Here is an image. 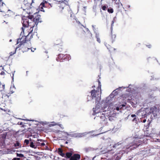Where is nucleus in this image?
Listing matches in <instances>:
<instances>
[{
	"label": "nucleus",
	"instance_id": "nucleus-12",
	"mask_svg": "<svg viewBox=\"0 0 160 160\" xmlns=\"http://www.w3.org/2000/svg\"><path fill=\"white\" fill-rule=\"evenodd\" d=\"M72 155V153L71 152H67L66 153L65 157L66 156L68 158H69L71 157Z\"/></svg>",
	"mask_w": 160,
	"mask_h": 160
},
{
	"label": "nucleus",
	"instance_id": "nucleus-17",
	"mask_svg": "<svg viewBox=\"0 0 160 160\" xmlns=\"http://www.w3.org/2000/svg\"><path fill=\"white\" fill-rule=\"evenodd\" d=\"M17 156L18 157H24V155L23 154L21 153H17Z\"/></svg>",
	"mask_w": 160,
	"mask_h": 160
},
{
	"label": "nucleus",
	"instance_id": "nucleus-34",
	"mask_svg": "<svg viewBox=\"0 0 160 160\" xmlns=\"http://www.w3.org/2000/svg\"><path fill=\"white\" fill-rule=\"evenodd\" d=\"M113 23H114V22H113V21H112V24H113Z\"/></svg>",
	"mask_w": 160,
	"mask_h": 160
},
{
	"label": "nucleus",
	"instance_id": "nucleus-15",
	"mask_svg": "<svg viewBox=\"0 0 160 160\" xmlns=\"http://www.w3.org/2000/svg\"><path fill=\"white\" fill-rule=\"evenodd\" d=\"M153 110H154V111H156L157 110V108L155 107H154L152 108H151V112H152V113H154V111Z\"/></svg>",
	"mask_w": 160,
	"mask_h": 160
},
{
	"label": "nucleus",
	"instance_id": "nucleus-18",
	"mask_svg": "<svg viewBox=\"0 0 160 160\" xmlns=\"http://www.w3.org/2000/svg\"><path fill=\"white\" fill-rule=\"evenodd\" d=\"M108 12L110 13H112L113 12V10L112 8H109L108 9Z\"/></svg>",
	"mask_w": 160,
	"mask_h": 160
},
{
	"label": "nucleus",
	"instance_id": "nucleus-14",
	"mask_svg": "<svg viewBox=\"0 0 160 160\" xmlns=\"http://www.w3.org/2000/svg\"><path fill=\"white\" fill-rule=\"evenodd\" d=\"M122 106V107H124L125 106V105L124 104H122V105H119V106H118L117 107H116V110L118 111L119 110V108H122V107L121 106Z\"/></svg>",
	"mask_w": 160,
	"mask_h": 160
},
{
	"label": "nucleus",
	"instance_id": "nucleus-32",
	"mask_svg": "<svg viewBox=\"0 0 160 160\" xmlns=\"http://www.w3.org/2000/svg\"><path fill=\"white\" fill-rule=\"evenodd\" d=\"M146 122V119H144V120H143V123H145V122Z\"/></svg>",
	"mask_w": 160,
	"mask_h": 160
},
{
	"label": "nucleus",
	"instance_id": "nucleus-47",
	"mask_svg": "<svg viewBox=\"0 0 160 160\" xmlns=\"http://www.w3.org/2000/svg\"><path fill=\"white\" fill-rule=\"evenodd\" d=\"M116 145H115V146H114V147H115Z\"/></svg>",
	"mask_w": 160,
	"mask_h": 160
},
{
	"label": "nucleus",
	"instance_id": "nucleus-8",
	"mask_svg": "<svg viewBox=\"0 0 160 160\" xmlns=\"http://www.w3.org/2000/svg\"><path fill=\"white\" fill-rule=\"evenodd\" d=\"M45 4L43 1L41 3L39 7V8L40 11L43 12H44L43 8L45 7Z\"/></svg>",
	"mask_w": 160,
	"mask_h": 160
},
{
	"label": "nucleus",
	"instance_id": "nucleus-33",
	"mask_svg": "<svg viewBox=\"0 0 160 160\" xmlns=\"http://www.w3.org/2000/svg\"><path fill=\"white\" fill-rule=\"evenodd\" d=\"M27 12V13H28V12ZM28 14H32L31 13L29 12H28Z\"/></svg>",
	"mask_w": 160,
	"mask_h": 160
},
{
	"label": "nucleus",
	"instance_id": "nucleus-22",
	"mask_svg": "<svg viewBox=\"0 0 160 160\" xmlns=\"http://www.w3.org/2000/svg\"><path fill=\"white\" fill-rule=\"evenodd\" d=\"M102 9L103 10H105L106 8V7L105 6H104L102 7Z\"/></svg>",
	"mask_w": 160,
	"mask_h": 160
},
{
	"label": "nucleus",
	"instance_id": "nucleus-24",
	"mask_svg": "<svg viewBox=\"0 0 160 160\" xmlns=\"http://www.w3.org/2000/svg\"><path fill=\"white\" fill-rule=\"evenodd\" d=\"M45 145V144L44 143H40V145L41 146H44Z\"/></svg>",
	"mask_w": 160,
	"mask_h": 160
},
{
	"label": "nucleus",
	"instance_id": "nucleus-41",
	"mask_svg": "<svg viewBox=\"0 0 160 160\" xmlns=\"http://www.w3.org/2000/svg\"><path fill=\"white\" fill-rule=\"evenodd\" d=\"M12 88H15L14 86L12 87Z\"/></svg>",
	"mask_w": 160,
	"mask_h": 160
},
{
	"label": "nucleus",
	"instance_id": "nucleus-4",
	"mask_svg": "<svg viewBox=\"0 0 160 160\" xmlns=\"http://www.w3.org/2000/svg\"><path fill=\"white\" fill-rule=\"evenodd\" d=\"M26 37L25 35L22 36V37L21 38L18 39L17 44H18L20 43V44L19 45H22L25 44V46H27L26 44H25L26 41Z\"/></svg>",
	"mask_w": 160,
	"mask_h": 160
},
{
	"label": "nucleus",
	"instance_id": "nucleus-2",
	"mask_svg": "<svg viewBox=\"0 0 160 160\" xmlns=\"http://www.w3.org/2000/svg\"><path fill=\"white\" fill-rule=\"evenodd\" d=\"M98 90L96 91L95 90H92L91 91V96L92 98H96V100L98 101L100 100L101 93V83L99 81H98Z\"/></svg>",
	"mask_w": 160,
	"mask_h": 160
},
{
	"label": "nucleus",
	"instance_id": "nucleus-10",
	"mask_svg": "<svg viewBox=\"0 0 160 160\" xmlns=\"http://www.w3.org/2000/svg\"><path fill=\"white\" fill-rule=\"evenodd\" d=\"M56 0V3H57V2H61L62 5V6H63L64 4V1H66V2H68L69 0Z\"/></svg>",
	"mask_w": 160,
	"mask_h": 160
},
{
	"label": "nucleus",
	"instance_id": "nucleus-6",
	"mask_svg": "<svg viewBox=\"0 0 160 160\" xmlns=\"http://www.w3.org/2000/svg\"><path fill=\"white\" fill-rule=\"evenodd\" d=\"M80 158V155L79 154H75L71 156L70 160H79Z\"/></svg>",
	"mask_w": 160,
	"mask_h": 160
},
{
	"label": "nucleus",
	"instance_id": "nucleus-28",
	"mask_svg": "<svg viewBox=\"0 0 160 160\" xmlns=\"http://www.w3.org/2000/svg\"><path fill=\"white\" fill-rule=\"evenodd\" d=\"M131 116L133 118V117H136V115L135 114H132V115H131Z\"/></svg>",
	"mask_w": 160,
	"mask_h": 160
},
{
	"label": "nucleus",
	"instance_id": "nucleus-23",
	"mask_svg": "<svg viewBox=\"0 0 160 160\" xmlns=\"http://www.w3.org/2000/svg\"><path fill=\"white\" fill-rule=\"evenodd\" d=\"M20 158H14L12 160H20Z\"/></svg>",
	"mask_w": 160,
	"mask_h": 160
},
{
	"label": "nucleus",
	"instance_id": "nucleus-45",
	"mask_svg": "<svg viewBox=\"0 0 160 160\" xmlns=\"http://www.w3.org/2000/svg\"><path fill=\"white\" fill-rule=\"evenodd\" d=\"M32 2H33V0H32Z\"/></svg>",
	"mask_w": 160,
	"mask_h": 160
},
{
	"label": "nucleus",
	"instance_id": "nucleus-7",
	"mask_svg": "<svg viewBox=\"0 0 160 160\" xmlns=\"http://www.w3.org/2000/svg\"><path fill=\"white\" fill-rule=\"evenodd\" d=\"M135 144L136 145H135V147H134V148H135L136 147H137L139 145H140V143H141L142 142V141L141 140H140L138 138H136L135 140Z\"/></svg>",
	"mask_w": 160,
	"mask_h": 160
},
{
	"label": "nucleus",
	"instance_id": "nucleus-11",
	"mask_svg": "<svg viewBox=\"0 0 160 160\" xmlns=\"http://www.w3.org/2000/svg\"><path fill=\"white\" fill-rule=\"evenodd\" d=\"M85 133H77L75 137H81L84 136L85 135Z\"/></svg>",
	"mask_w": 160,
	"mask_h": 160
},
{
	"label": "nucleus",
	"instance_id": "nucleus-25",
	"mask_svg": "<svg viewBox=\"0 0 160 160\" xmlns=\"http://www.w3.org/2000/svg\"><path fill=\"white\" fill-rule=\"evenodd\" d=\"M22 31H23V34L24 33V29H23V27L22 28ZM22 34V32H21V34Z\"/></svg>",
	"mask_w": 160,
	"mask_h": 160
},
{
	"label": "nucleus",
	"instance_id": "nucleus-1",
	"mask_svg": "<svg viewBox=\"0 0 160 160\" xmlns=\"http://www.w3.org/2000/svg\"><path fill=\"white\" fill-rule=\"evenodd\" d=\"M40 16L37 12L34 13L33 15H29L28 17H23L22 18V23L24 27H30V29L33 28L35 22H38Z\"/></svg>",
	"mask_w": 160,
	"mask_h": 160
},
{
	"label": "nucleus",
	"instance_id": "nucleus-36",
	"mask_svg": "<svg viewBox=\"0 0 160 160\" xmlns=\"http://www.w3.org/2000/svg\"><path fill=\"white\" fill-rule=\"evenodd\" d=\"M30 5V4L29 3H28L27 4V6H29Z\"/></svg>",
	"mask_w": 160,
	"mask_h": 160
},
{
	"label": "nucleus",
	"instance_id": "nucleus-29",
	"mask_svg": "<svg viewBox=\"0 0 160 160\" xmlns=\"http://www.w3.org/2000/svg\"><path fill=\"white\" fill-rule=\"evenodd\" d=\"M30 8H26V9H23V10H28V9H30Z\"/></svg>",
	"mask_w": 160,
	"mask_h": 160
},
{
	"label": "nucleus",
	"instance_id": "nucleus-42",
	"mask_svg": "<svg viewBox=\"0 0 160 160\" xmlns=\"http://www.w3.org/2000/svg\"><path fill=\"white\" fill-rule=\"evenodd\" d=\"M135 118H134V119L133 120V121L135 120Z\"/></svg>",
	"mask_w": 160,
	"mask_h": 160
},
{
	"label": "nucleus",
	"instance_id": "nucleus-27",
	"mask_svg": "<svg viewBox=\"0 0 160 160\" xmlns=\"http://www.w3.org/2000/svg\"><path fill=\"white\" fill-rule=\"evenodd\" d=\"M1 109L2 110H3V111H4L5 112H7V110H6L2 108H1Z\"/></svg>",
	"mask_w": 160,
	"mask_h": 160
},
{
	"label": "nucleus",
	"instance_id": "nucleus-9",
	"mask_svg": "<svg viewBox=\"0 0 160 160\" xmlns=\"http://www.w3.org/2000/svg\"><path fill=\"white\" fill-rule=\"evenodd\" d=\"M58 153L62 157H65V154L63 152L62 149L60 148L58 150Z\"/></svg>",
	"mask_w": 160,
	"mask_h": 160
},
{
	"label": "nucleus",
	"instance_id": "nucleus-20",
	"mask_svg": "<svg viewBox=\"0 0 160 160\" xmlns=\"http://www.w3.org/2000/svg\"><path fill=\"white\" fill-rule=\"evenodd\" d=\"M24 143H26V144L27 145H28V144L29 143V140H28V139H25V140H24Z\"/></svg>",
	"mask_w": 160,
	"mask_h": 160
},
{
	"label": "nucleus",
	"instance_id": "nucleus-39",
	"mask_svg": "<svg viewBox=\"0 0 160 160\" xmlns=\"http://www.w3.org/2000/svg\"><path fill=\"white\" fill-rule=\"evenodd\" d=\"M29 49V48H27V50H26V51L28 50Z\"/></svg>",
	"mask_w": 160,
	"mask_h": 160
},
{
	"label": "nucleus",
	"instance_id": "nucleus-43",
	"mask_svg": "<svg viewBox=\"0 0 160 160\" xmlns=\"http://www.w3.org/2000/svg\"><path fill=\"white\" fill-rule=\"evenodd\" d=\"M31 51H32L34 52V51H32V49H31Z\"/></svg>",
	"mask_w": 160,
	"mask_h": 160
},
{
	"label": "nucleus",
	"instance_id": "nucleus-3",
	"mask_svg": "<svg viewBox=\"0 0 160 160\" xmlns=\"http://www.w3.org/2000/svg\"><path fill=\"white\" fill-rule=\"evenodd\" d=\"M107 108V106L104 107V108H102L101 109L100 107H98L97 106L93 108V115H95L96 114L100 113V115H101V112H105L106 110L105 109Z\"/></svg>",
	"mask_w": 160,
	"mask_h": 160
},
{
	"label": "nucleus",
	"instance_id": "nucleus-5",
	"mask_svg": "<svg viewBox=\"0 0 160 160\" xmlns=\"http://www.w3.org/2000/svg\"><path fill=\"white\" fill-rule=\"evenodd\" d=\"M43 1L45 4H48L51 7L53 4L56 3V0H43Z\"/></svg>",
	"mask_w": 160,
	"mask_h": 160
},
{
	"label": "nucleus",
	"instance_id": "nucleus-26",
	"mask_svg": "<svg viewBox=\"0 0 160 160\" xmlns=\"http://www.w3.org/2000/svg\"><path fill=\"white\" fill-rule=\"evenodd\" d=\"M97 41L99 43L100 42V39L98 38H97Z\"/></svg>",
	"mask_w": 160,
	"mask_h": 160
},
{
	"label": "nucleus",
	"instance_id": "nucleus-31",
	"mask_svg": "<svg viewBox=\"0 0 160 160\" xmlns=\"http://www.w3.org/2000/svg\"><path fill=\"white\" fill-rule=\"evenodd\" d=\"M68 60H69L71 59L70 58V56H69V55H68Z\"/></svg>",
	"mask_w": 160,
	"mask_h": 160
},
{
	"label": "nucleus",
	"instance_id": "nucleus-46",
	"mask_svg": "<svg viewBox=\"0 0 160 160\" xmlns=\"http://www.w3.org/2000/svg\"><path fill=\"white\" fill-rule=\"evenodd\" d=\"M2 0H0V2Z\"/></svg>",
	"mask_w": 160,
	"mask_h": 160
},
{
	"label": "nucleus",
	"instance_id": "nucleus-16",
	"mask_svg": "<svg viewBox=\"0 0 160 160\" xmlns=\"http://www.w3.org/2000/svg\"><path fill=\"white\" fill-rule=\"evenodd\" d=\"M100 118L101 119H102L103 120H105V117L104 113H102V116H100Z\"/></svg>",
	"mask_w": 160,
	"mask_h": 160
},
{
	"label": "nucleus",
	"instance_id": "nucleus-19",
	"mask_svg": "<svg viewBox=\"0 0 160 160\" xmlns=\"http://www.w3.org/2000/svg\"><path fill=\"white\" fill-rule=\"evenodd\" d=\"M14 146L15 147H19L20 146V144L19 142H17L14 144Z\"/></svg>",
	"mask_w": 160,
	"mask_h": 160
},
{
	"label": "nucleus",
	"instance_id": "nucleus-44",
	"mask_svg": "<svg viewBox=\"0 0 160 160\" xmlns=\"http://www.w3.org/2000/svg\"><path fill=\"white\" fill-rule=\"evenodd\" d=\"M9 111H10L9 110H8V112H9Z\"/></svg>",
	"mask_w": 160,
	"mask_h": 160
},
{
	"label": "nucleus",
	"instance_id": "nucleus-21",
	"mask_svg": "<svg viewBox=\"0 0 160 160\" xmlns=\"http://www.w3.org/2000/svg\"><path fill=\"white\" fill-rule=\"evenodd\" d=\"M16 50H15V51L14 52H12L10 53V56H12L14 54H15L16 53Z\"/></svg>",
	"mask_w": 160,
	"mask_h": 160
},
{
	"label": "nucleus",
	"instance_id": "nucleus-35",
	"mask_svg": "<svg viewBox=\"0 0 160 160\" xmlns=\"http://www.w3.org/2000/svg\"><path fill=\"white\" fill-rule=\"evenodd\" d=\"M38 140V141H40L41 142V141H42V139H40V140Z\"/></svg>",
	"mask_w": 160,
	"mask_h": 160
},
{
	"label": "nucleus",
	"instance_id": "nucleus-40",
	"mask_svg": "<svg viewBox=\"0 0 160 160\" xmlns=\"http://www.w3.org/2000/svg\"><path fill=\"white\" fill-rule=\"evenodd\" d=\"M13 92H12L11 91V93H12Z\"/></svg>",
	"mask_w": 160,
	"mask_h": 160
},
{
	"label": "nucleus",
	"instance_id": "nucleus-30",
	"mask_svg": "<svg viewBox=\"0 0 160 160\" xmlns=\"http://www.w3.org/2000/svg\"><path fill=\"white\" fill-rule=\"evenodd\" d=\"M2 86L3 89H5V85H2Z\"/></svg>",
	"mask_w": 160,
	"mask_h": 160
},
{
	"label": "nucleus",
	"instance_id": "nucleus-48",
	"mask_svg": "<svg viewBox=\"0 0 160 160\" xmlns=\"http://www.w3.org/2000/svg\"><path fill=\"white\" fill-rule=\"evenodd\" d=\"M62 9H63V7L62 8Z\"/></svg>",
	"mask_w": 160,
	"mask_h": 160
},
{
	"label": "nucleus",
	"instance_id": "nucleus-37",
	"mask_svg": "<svg viewBox=\"0 0 160 160\" xmlns=\"http://www.w3.org/2000/svg\"><path fill=\"white\" fill-rule=\"evenodd\" d=\"M62 56H63V55L62 54H60L59 55L60 57H61Z\"/></svg>",
	"mask_w": 160,
	"mask_h": 160
},
{
	"label": "nucleus",
	"instance_id": "nucleus-13",
	"mask_svg": "<svg viewBox=\"0 0 160 160\" xmlns=\"http://www.w3.org/2000/svg\"><path fill=\"white\" fill-rule=\"evenodd\" d=\"M30 147L34 148H37V146L34 145V143L33 142H30Z\"/></svg>",
	"mask_w": 160,
	"mask_h": 160
},
{
	"label": "nucleus",
	"instance_id": "nucleus-38",
	"mask_svg": "<svg viewBox=\"0 0 160 160\" xmlns=\"http://www.w3.org/2000/svg\"><path fill=\"white\" fill-rule=\"evenodd\" d=\"M25 120H26V121H31V120H27V119H25Z\"/></svg>",
	"mask_w": 160,
	"mask_h": 160
}]
</instances>
